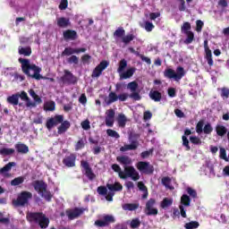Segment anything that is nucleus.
Segmentation results:
<instances>
[{
  "label": "nucleus",
  "instance_id": "nucleus-41",
  "mask_svg": "<svg viewBox=\"0 0 229 229\" xmlns=\"http://www.w3.org/2000/svg\"><path fill=\"white\" fill-rule=\"evenodd\" d=\"M67 64H70V65H78L80 64V58L76 55H71L70 57L66 58Z\"/></svg>",
  "mask_w": 229,
  "mask_h": 229
},
{
  "label": "nucleus",
  "instance_id": "nucleus-11",
  "mask_svg": "<svg viewBox=\"0 0 229 229\" xmlns=\"http://www.w3.org/2000/svg\"><path fill=\"white\" fill-rule=\"evenodd\" d=\"M127 89L131 90V94H128V98L131 99H134V101H140V94L137 92V89H139V83L137 81H131L127 84Z\"/></svg>",
  "mask_w": 229,
  "mask_h": 229
},
{
  "label": "nucleus",
  "instance_id": "nucleus-64",
  "mask_svg": "<svg viewBox=\"0 0 229 229\" xmlns=\"http://www.w3.org/2000/svg\"><path fill=\"white\" fill-rule=\"evenodd\" d=\"M220 158L225 162H228V157H226V149L223 148H220Z\"/></svg>",
  "mask_w": 229,
  "mask_h": 229
},
{
  "label": "nucleus",
  "instance_id": "nucleus-4",
  "mask_svg": "<svg viewBox=\"0 0 229 229\" xmlns=\"http://www.w3.org/2000/svg\"><path fill=\"white\" fill-rule=\"evenodd\" d=\"M139 139H140V134L131 131L128 138L131 144H125L124 146L121 147L120 151L123 153L125 151H135V149L139 148Z\"/></svg>",
  "mask_w": 229,
  "mask_h": 229
},
{
  "label": "nucleus",
  "instance_id": "nucleus-24",
  "mask_svg": "<svg viewBox=\"0 0 229 229\" xmlns=\"http://www.w3.org/2000/svg\"><path fill=\"white\" fill-rule=\"evenodd\" d=\"M15 149L17 153H21V155H28V153H30V147L24 143H17L15 145Z\"/></svg>",
  "mask_w": 229,
  "mask_h": 229
},
{
  "label": "nucleus",
  "instance_id": "nucleus-19",
  "mask_svg": "<svg viewBox=\"0 0 229 229\" xmlns=\"http://www.w3.org/2000/svg\"><path fill=\"white\" fill-rule=\"evenodd\" d=\"M15 165H17L15 162L7 163L4 167L0 168V174H2L4 178H12L10 171H12V167H15Z\"/></svg>",
  "mask_w": 229,
  "mask_h": 229
},
{
  "label": "nucleus",
  "instance_id": "nucleus-17",
  "mask_svg": "<svg viewBox=\"0 0 229 229\" xmlns=\"http://www.w3.org/2000/svg\"><path fill=\"white\" fill-rule=\"evenodd\" d=\"M83 212H85V208H74L73 209H67L66 216H67L68 219L72 221V219H76V218L80 217V216L83 215Z\"/></svg>",
  "mask_w": 229,
  "mask_h": 229
},
{
  "label": "nucleus",
  "instance_id": "nucleus-18",
  "mask_svg": "<svg viewBox=\"0 0 229 229\" xmlns=\"http://www.w3.org/2000/svg\"><path fill=\"white\" fill-rule=\"evenodd\" d=\"M87 48H72V47H65L62 52L61 56H72L73 55H80V53H85Z\"/></svg>",
  "mask_w": 229,
  "mask_h": 229
},
{
  "label": "nucleus",
  "instance_id": "nucleus-36",
  "mask_svg": "<svg viewBox=\"0 0 229 229\" xmlns=\"http://www.w3.org/2000/svg\"><path fill=\"white\" fill-rule=\"evenodd\" d=\"M135 73V68H130L125 72L120 75L121 80H128V78H131Z\"/></svg>",
  "mask_w": 229,
  "mask_h": 229
},
{
  "label": "nucleus",
  "instance_id": "nucleus-23",
  "mask_svg": "<svg viewBox=\"0 0 229 229\" xmlns=\"http://www.w3.org/2000/svg\"><path fill=\"white\" fill-rule=\"evenodd\" d=\"M64 40H76L78 38V32L72 30H67L63 32Z\"/></svg>",
  "mask_w": 229,
  "mask_h": 229
},
{
  "label": "nucleus",
  "instance_id": "nucleus-45",
  "mask_svg": "<svg viewBox=\"0 0 229 229\" xmlns=\"http://www.w3.org/2000/svg\"><path fill=\"white\" fill-rule=\"evenodd\" d=\"M199 227V222L198 221H191L190 223H186L184 225V228L186 229H196Z\"/></svg>",
  "mask_w": 229,
  "mask_h": 229
},
{
  "label": "nucleus",
  "instance_id": "nucleus-29",
  "mask_svg": "<svg viewBox=\"0 0 229 229\" xmlns=\"http://www.w3.org/2000/svg\"><path fill=\"white\" fill-rule=\"evenodd\" d=\"M116 160L122 165H125V167H128V165H131V158H130V157H128V156L117 157Z\"/></svg>",
  "mask_w": 229,
  "mask_h": 229
},
{
  "label": "nucleus",
  "instance_id": "nucleus-13",
  "mask_svg": "<svg viewBox=\"0 0 229 229\" xmlns=\"http://www.w3.org/2000/svg\"><path fill=\"white\" fill-rule=\"evenodd\" d=\"M62 123H64V115L55 114L54 117L47 120L46 127L50 131L53 130L54 126H58V124H62Z\"/></svg>",
  "mask_w": 229,
  "mask_h": 229
},
{
  "label": "nucleus",
  "instance_id": "nucleus-38",
  "mask_svg": "<svg viewBox=\"0 0 229 229\" xmlns=\"http://www.w3.org/2000/svg\"><path fill=\"white\" fill-rule=\"evenodd\" d=\"M124 35H126V30H124V28H123V27H119L114 32V38H124Z\"/></svg>",
  "mask_w": 229,
  "mask_h": 229
},
{
  "label": "nucleus",
  "instance_id": "nucleus-35",
  "mask_svg": "<svg viewBox=\"0 0 229 229\" xmlns=\"http://www.w3.org/2000/svg\"><path fill=\"white\" fill-rule=\"evenodd\" d=\"M85 144H87V139L80 138L79 140L75 143V151L83 149V148H85Z\"/></svg>",
  "mask_w": 229,
  "mask_h": 229
},
{
  "label": "nucleus",
  "instance_id": "nucleus-43",
  "mask_svg": "<svg viewBox=\"0 0 229 229\" xmlns=\"http://www.w3.org/2000/svg\"><path fill=\"white\" fill-rule=\"evenodd\" d=\"M173 205V199L165 198L161 201V208H168V207H171Z\"/></svg>",
  "mask_w": 229,
  "mask_h": 229
},
{
  "label": "nucleus",
  "instance_id": "nucleus-21",
  "mask_svg": "<svg viewBox=\"0 0 229 229\" xmlns=\"http://www.w3.org/2000/svg\"><path fill=\"white\" fill-rule=\"evenodd\" d=\"M204 49H205V59L208 62V65H209V67H212V65H214V59H212V50H210V48L208 47V41L205 40L204 41Z\"/></svg>",
  "mask_w": 229,
  "mask_h": 229
},
{
  "label": "nucleus",
  "instance_id": "nucleus-15",
  "mask_svg": "<svg viewBox=\"0 0 229 229\" xmlns=\"http://www.w3.org/2000/svg\"><path fill=\"white\" fill-rule=\"evenodd\" d=\"M111 223H115V217L112 215H105L103 216V220H96L95 225L99 228H103L105 226H108Z\"/></svg>",
  "mask_w": 229,
  "mask_h": 229
},
{
  "label": "nucleus",
  "instance_id": "nucleus-9",
  "mask_svg": "<svg viewBox=\"0 0 229 229\" xmlns=\"http://www.w3.org/2000/svg\"><path fill=\"white\" fill-rule=\"evenodd\" d=\"M81 167L82 168V173H84L85 176L88 177V180H89V182H93V180H96V174H94V171H92V167H90V165L87 161H81Z\"/></svg>",
  "mask_w": 229,
  "mask_h": 229
},
{
  "label": "nucleus",
  "instance_id": "nucleus-58",
  "mask_svg": "<svg viewBox=\"0 0 229 229\" xmlns=\"http://www.w3.org/2000/svg\"><path fill=\"white\" fill-rule=\"evenodd\" d=\"M155 151L154 148H150L147 151H143L140 154L141 158H149V155H153V152Z\"/></svg>",
  "mask_w": 229,
  "mask_h": 229
},
{
  "label": "nucleus",
  "instance_id": "nucleus-8",
  "mask_svg": "<svg viewBox=\"0 0 229 229\" xmlns=\"http://www.w3.org/2000/svg\"><path fill=\"white\" fill-rule=\"evenodd\" d=\"M136 167L143 174H153L155 173V167L149 162L140 161L136 164Z\"/></svg>",
  "mask_w": 229,
  "mask_h": 229
},
{
  "label": "nucleus",
  "instance_id": "nucleus-49",
  "mask_svg": "<svg viewBox=\"0 0 229 229\" xmlns=\"http://www.w3.org/2000/svg\"><path fill=\"white\" fill-rule=\"evenodd\" d=\"M128 67V62L126 59H122L119 63L118 72H123Z\"/></svg>",
  "mask_w": 229,
  "mask_h": 229
},
{
  "label": "nucleus",
  "instance_id": "nucleus-59",
  "mask_svg": "<svg viewBox=\"0 0 229 229\" xmlns=\"http://www.w3.org/2000/svg\"><path fill=\"white\" fill-rule=\"evenodd\" d=\"M140 226V220L139 218H134L131 221V228L135 229Z\"/></svg>",
  "mask_w": 229,
  "mask_h": 229
},
{
  "label": "nucleus",
  "instance_id": "nucleus-25",
  "mask_svg": "<svg viewBox=\"0 0 229 229\" xmlns=\"http://www.w3.org/2000/svg\"><path fill=\"white\" fill-rule=\"evenodd\" d=\"M69 128H71V122L63 120V123H61V125L57 128L58 135H63V133H65Z\"/></svg>",
  "mask_w": 229,
  "mask_h": 229
},
{
  "label": "nucleus",
  "instance_id": "nucleus-1",
  "mask_svg": "<svg viewBox=\"0 0 229 229\" xmlns=\"http://www.w3.org/2000/svg\"><path fill=\"white\" fill-rule=\"evenodd\" d=\"M18 62L21 64V71L23 74L28 76V78H32V80H46V77L42 76V68L35 64H31L30 59L19 58Z\"/></svg>",
  "mask_w": 229,
  "mask_h": 229
},
{
  "label": "nucleus",
  "instance_id": "nucleus-30",
  "mask_svg": "<svg viewBox=\"0 0 229 229\" xmlns=\"http://www.w3.org/2000/svg\"><path fill=\"white\" fill-rule=\"evenodd\" d=\"M106 187L111 192H118L123 191V184L119 182H115L114 184L107 183Z\"/></svg>",
  "mask_w": 229,
  "mask_h": 229
},
{
  "label": "nucleus",
  "instance_id": "nucleus-22",
  "mask_svg": "<svg viewBox=\"0 0 229 229\" xmlns=\"http://www.w3.org/2000/svg\"><path fill=\"white\" fill-rule=\"evenodd\" d=\"M18 96L22 101H26V106L28 108H35V106H37L35 102H31V99H30V97H28V93H26V91H21V94L18 93Z\"/></svg>",
  "mask_w": 229,
  "mask_h": 229
},
{
  "label": "nucleus",
  "instance_id": "nucleus-3",
  "mask_svg": "<svg viewBox=\"0 0 229 229\" xmlns=\"http://www.w3.org/2000/svg\"><path fill=\"white\" fill-rule=\"evenodd\" d=\"M32 187H34V191L40 194L41 198H44L46 201H51L53 199V195L51 191H47V183H46L42 180H37L32 182Z\"/></svg>",
  "mask_w": 229,
  "mask_h": 229
},
{
  "label": "nucleus",
  "instance_id": "nucleus-53",
  "mask_svg": "<svg viewBox=\"0 0 229 229\" xmlns=\"http://www.w3.org/2000/svg\"><path fill=\"white\" fill-rule=\"evenodd\" d=\"M106 134L108 135V137H113L114 139H119L121 137V135H119L117 131L112 129H107Z\"/></svg>",
  "mask_w": 229,
  "mask_h": 229
},
{
  "label": "nucleus",
  "instance_id": "nucleus-61",
  "mask_svg": "<svg viewBox=\"0 0 229 229\" xmlns=\"http://www.w3.org/2000/svg\"><path fill=\"white\" fill-rule=\"evenodd\" d=\"M55 102L51 101V102H47L46 104V110H47L48 112H53L55 111Z\"/></svg>",
  "mask_w": 229,
  "mask_h": 229
},
{
  "label": "nucleus",
  "instance_id": "nucleus-10",
  "mask_svg": "<svg viewBox=\"0 0 229 229\" xmlns=\"http://www.w3.org/2000/svg\"><path fill=\"white\" fill-rule=\"evenodd\" d=\"M122 176H125V180L126 178H131L133 182L140 180V175L139 174V172H137V170H135V167L133 166H124V172H123Z\"/></svg>",
  "mask_w": 229,
  "mask_h": 229
},
{
  "label": "nucleus",
  "instance_id": "nucleus-14",
  "mask_svg": "<svg viewBox=\"0 0 229 229\" xmlns=\"http://www.w3.org/2000/svg\"><path fill=\"white\" fill-rule=\"evenodd\" d=\"M156 203H157V200L155 199H149L147 201L146 208H145L146 216H157L158 215V209L153 208V207H155Z\"/></svg>",
  "mask_w": 229,
  "mask_h": 229
},
{
  "label": "nucleus",
  "instance_id": "nucleus-48",
  "mask_svg": "<svg viewBox=\"0 0 229 229\" xmlns=\"http://www.w3.org/2000/svg\"><path fill=\"white\" fill-rule=\"evenodd\" d=\"M185 35L187 36V38L184 40V43L185 44H192V42L194 40V32L193 31L186 32Z\"/></svg>",
  "mask_w": 229,
  "mask_h": 229
},
{
  "label": "nucleus",
  "instance_id": "nucleus-12",
  "mask_svg": "<svg viewBox=\"0 0 229 229\" xmlns=\"http://www.w3.org/2000/svg\"><path fill=\"white\" fill-rule=\"evenodd\" d=\"M128 93H122L117 95L116 92L111 91L108 95L106 105H112V103H115L118 99L122 102H124L128 99Z\"/></svg>",
  "mask_w": 229,
  "mask_h": 229
},
{
  "label": "nucleus",
  "instance_id": "nucleus-6",
  "mask_svg": "<svg viewBox=\"0 0 229 229\" xmlns=\"http://www.w3.org/2000/svg\"><path fill=\"white\" fill-rule=\"evenodd\" d=\"M33 198V193L28 191H21L15 200H13L14 207H26L30 204V199Z\"/></svg>",
  "mask_w": 229,
  "mask_h": 229
},
{
  "label": "nucleus",
  "instance_id": "nucleus-32",
  "mask_svg": "<svg viewBox=\"0 0 229 229\" xmlns=\"http://www.w3.org/2000/svg\"><path fill=\"white\" fill-rule=\"evenodd\" d=\"M138 188L143 192L141 196L142 199H148V196L149 195V193L148 192V187H146V184H144V182H139Z\"/></svg>",
  "mask_w": 229,
  "mask_h": 229
},
{
  "label": "nucleus",
  "instance_id": "nucleus-60",
  "mask_svg": "<svg viewBox=\"0 0 229 229\" xmlns=\"http://www.w3.org/2000/svg\"><path fill=\"white\" fill-rule=\"evenodd\" d=\"M203 26H205V23H203V21L201 20L196 21V31H198V33L201 32V30H203Z\"/></svg>",
  "mask_w": 229,
  "mask_h": 229
},
{
  "label": "nucleus",
  "instance_id": "nucleus-31",
  "mask_svg": "<svg viewBox=\"0 0 229 229\" xmlns=\"http://www.w3.org/2000/svg\"><path fill=\"white\" fill-rule=\"evenodd\" d=\"M57 26L59 28H67L71 26V21L68 18L61 17L57 20Z\"/></svg>",
  "mask_w": 229,
  "mask_h": 229
},
{
  "label": "nucleus",
  "instance_id": "nucleus-62",
  "mask_svg": "<svg viewBox=\"0 0 229 229\" xmlns=\"http://www.w3.org/2000/svg\"><path fill=\"white\" fill-rule=\"evenodd\" d=\"M146 31H153V30L155 29V25H153V23H151V21H145V26H144Z\"/></svg>",
  "mask_w": 229,
  "mask_h": 229
},
{
  "label": "nucleus",
  "instance_id": "nucleus-51",
  "mask_svg": "<svg viewBox=\"0 0 229 229\" xmlns=\"http://www.w3.org/2000/svg\"><path fill=\"white\" fill-rule=\"evenodd\" d=\"M134 38H135V35L129 34L127 36H123V38H122V42H123V44L127 46V44L131 42V40H133Z\"/></svg>",
  "mask_w": 229,
  "mask_h": 229
},
{
  "label": "nucleus",
  "instance_id": "nucleus-26",
  "mask_svg": "<svg viewBox=\"0 0 229 229\" xmlns=\"http://www.w3.org/2000/svg\"><path fill=\"white\" fill-rule=\"evenodd\" d=\"M215 131L218 137H225L228 133V129L223 124H216Z\"/></svg>",
  "mask_w": 229,
  "mask_h": 229
},
{
  "label": "nucleus",
  "instance_id": "nucleus-16",
  "mask_svg": "<svg viewBox=\"0 0 229 229\" xmlns=\"http://www.w3.org/2000/svg\"><path fill=\"white\" fill-rule=\"evenodd\" d=\"M108 61H101L98 65L95 67L92 72L91 78H99L106 67H108Z\"/></svg>",
  "mask_w": 229,
  "mask_h": 229
},
{
  "label": "nucleus",
  "instance_id": "nucleus-34",
  "mask_svg": "<svg viewBox=\"0 0 229 229\" xmlns=\"http://www.w3.org/2000/svg\"><path fill=\"white\" fill-rule=\"evenodd\" d=\"M19 55H23V56H30L31 55V47H19L18 48Z\"/></svg>",
  "mask_w": 229,
  "mask_h": 229
},
{
  "label": "nucleus",
  "instance_id": "nucleus-46",
  "mask_svg": "<svg viewBox=\"0 0 229 229\" xmlns=\"http://www.w3.org/2000/svg\"><path fill=\"white\" fill-rule=\"evenodd\" d=\"M123 210H130L132 212V210H137L139 208V204L134 203H127L123 207Z\"/></svg>",
  "mask_w": 229,
  "mask_h": 229
},
{
  "label": "nucleus",
  "instance_id": "nucleus-33",
  "mask_svg": "<svg viewBox=\"0 0 229 229\" xmlns=\"http://www.w3.org/2000/svg\"><path fill=\"white\" fill-rule=\"evenodd\" d=\"M24 180H26V177L18 176L11 181V185L12 187H17L18 185H22V183H24Z\"/></svg>",
  "mask_w": 229,
  "mask_h": 229
},
{
  "label": "nucleus",
  "instance_id": "nucleus-57",
  "mask_svg": "<svg viewBox=\"0 0 229 229\" xmlns=\"http://www.w3.org/2000/svg\"><path fill=\"white\" fill-rule=\"evenodd\" d=\"M97 192H98V194H100V196H106V194H108V190L105 186H99L97 189Z\"/></svg>",
  "mask_w": 229,
  "mask_h": 229
},
{
  "label": "nucleus",
  "instance_id": "nucleus-27",
  "mask_svg": "<svg viewBox=\"0 0 229 229\" xmlns=\"http://www.w3.org/2000/svg\"><path fill=\"white\" fill-rule=\"evenodd\" d=\"M148 96H149L150 99H152V101H155L156 103L162 101V93H160V91H158V90L151 89L149 91Z\"/></svg>",
  "mask_w": 229,
  "mask_h": 229
},
{
  "label": "nucleus",
  "instance_id": "nucleus-55",
  "mask_svg": "<svg viewBox=\"0 0 229 229\" xmlns=\"http://www.w3.org/2000/svg\"><path fill=\"white\" fill-rule=\"evenodd\" d=\"M182 146L185 148L186 151H191V145H189V139L186 136H182Z\"/></svg>",
  "mask_w": 229,
  "mask_h": 229
},
{
  "label": "nucleus",
  "instance_id": "nucleus-7",
  "mask_svg": "<svg viewBox=\"0 0 229 229\" xmlns=\"http://www.w3.org/2000/svg\"><path fill=\"white\" fill-rule=\"evenodd\" d=\"M64 74L60 78V81L64 85H76L78 83V78L71 71L64 70Z\"/></svg>",
  "mask_w": 229,
  "mask_h": 229
},
{
  "label": "nucleus",
  "instance_id": "nucleus-37",
  "mask_svg": "<svg viewBox=\"0 0 229 229\" xmlns=\"http://www.w3.org/2000/svg\"><path fill=\"white\" fill-rule=\"evenodd\" d=\"M15 153V149L2 148H0V155L2 157H10V155H13Z\"/></svg>",
  "mask_w": 229,
  "mask_h": 229
},
{
  "label": "nucleus",
  "instance_id": "nucleus-40",
  "mask_svg": "<svg viewBox=\"0 0 229 229\" xmlns=\"http://www.w3.org/2000/svg\"><path fill=\"white\" fill-rule=\"evenodd\" d=\"M181 204L184 207H191V197H189L187 194H183L181 197Z\"/></svg>",
  "mask_w": 229,
  "mask_h": 229
},
{
  "label": "nucleus",
  "instance_id": "nucleus-52",
  "mask_svg": "<svg viewBox=\"0 0 229 229\" xmlns=\"http://www.w3.org/2000/svg\"><path fill=\"white\" fill-rule=\"evenodd\" d=\"M220 90H221V93H220L221 98L224 99H228L229 89L226 87H223L222 89H220Z\"/></svg>",
  "mask_w": 229,
  "mask_h": 229
},
{
  "label": "nucleus",
  "instance_id": "nucleus-5",
  "mask_svg": "<svg viewBox=\"0 0 229 229\" xmlns=\"http://www.w3.org/2000/svg\"><path fill=\"white\" fill-rule=\"evenodd\" d=\"M165 78L168 80H174L175 81H180L183 76H185V69L182 66L176 68V72L171 68H167L164 72Z\"/></svg>",
  "mask_w": 229,
  "mask_h": 229
},
{
  "label": "nucleus",
  "instance_id": "nucleus-63",
  "mask_svg": "<svg viewBox=\"0 0 229 229\" xmlns=\"http://www.w3.org/2000/svg\"><path fill=\"white\" fill-rule=\"evenodd\" d=\"M81 126L83 130L89 131L90 130V122L89 120H85L81 122Z\"/></svg>",
  "mask_w": 229,
  "mask_h": 229
},
{
  "label": "nucleus",
  "instance_id": "nucleus-50",
  "mask_svg": "<svg viewBox=\"0 0 229 229\" xmlns=\"http://www.w3.org/2000/svg\"><path fill=\"white\" fill-rule=\"evenodd\" d=\"M203 126H205V122L203 120L199 121L196 125V132L199 135H200V133H203Z\"/></svg>",
  "mask_w": 229,
  "mask_h": 229
},
{
  "label": "nucleus",
  "instance_id": "nucleus-54",
  "mask_svg": "<svg viewBox=\"0 0 229 229\" xmlns=\"http://www.w3.org/2000/svg\"><path fill=\"white\" fill-rule=\"evenodd\" d=\"M190 142H191V144H195L196 146H199L201 145V139H199L198 136H191Z\"/></svg>",
  "mask_w": 229,
  "mask_h": 229
},
{
  "label": "nucleus",
  "instance_id": "nucleus-42",
  "mask_svg": "<svg viewBox=\"0 0 229 229\" xmlns=\"http://www.w3.org/2000/svg\"><path fill=\"white\" fill-rule=\"evenodd\" d=\"M191 29L192 26H191V22L185 21L182 23V26L181 27V31L185 34L191 32Z\"/></svg>",
  "mask_w": 229,
  "mask_h": 229
},
{
  "label": "nucleus",
  "instance_id": "nucleus-2",
  "mask_svg": "<svg viewBox=\"0 0 229 229\" xmlns=\"http://www.w3.org/2000/svg\"><path fill=\"white\" fill-rule=\"evenodd\" d=\"M27 221L38 225L41 229H46L49 226V218L42 212L27 213Z\"/></svg>",
  "mask_w": 229,
  "mask_h": 229
},
{
  "label": "nucleus",
  "instance_id": "nucleus-28",
  "mask_svg": "<svg viewBox=\"0 0 229 229\" xmlns=\"http://www.w3.org/2000/svg\"><path fill=\"white\" fill-rule=\"evenodd\" d=\"M7 103H9V105H13V106H17V105L21 106V104L19 103V93L9 96L7 98Z\"/></svg>",
  "mask_w": 229,
  "mask_h": 229
},
{
  "label": "nucleus",
  "instance_id": "nucleus-20",
  "mask_svg": "<svg viewBox=\"0 0 229 229\" xmlns=\"http://www.w3.org/2000/svg\"><path fill=\"white\" fill-rule=\"evenodd\" d=\"M63 164L66 167H76V154L72 153L68 156H65L63 159Z\"/></svg>",
  "mask_w": 229,
  "mask_h": 229
},
{
  "label": "nucleus",
  "instance_id": "nucleus-44",
  "mask_svg": "<svg viewBox=\"0 0 229 229\" xmlns=\"http://www.w3.org/2000/svg\"><path fill=\"white\" fill-rule=\"evenodd\" d=\"M126 115H124V114H120L118 115V124L121 128H124V126H126Z\"/></svg>",
  "mask_w": 229,
  "mask_h": 229
},
{
  "label": "nucleus",
  "instance_id": "nucleus-39",
  "mask_svg": "<svg viewBox=\"0 0 229 229\" xmlns=\"http://www.w3.org/2000/svg\"><path fill=\"white\" fill-rule=\"evenodd\" d=\"M111 167L114 173H118V176L121 178V180H126V176L123 175V171L121 170V166L119 165L113 164Z\"/></svg>",
  "mask_w": 229,
  "mask_h": 229
},
{
  "label": "nucleus",
  "instance_id": "nucleus-56",
  "mask_svg": "<svg viewBox=\"0 0 229 229\" xmlns=\"http://www.w3.org/2000/svg\"><path fill=\"white\" fill-rule=\"evenodd\" d=\"M186 192L189 194V196H191L193 199L198 198V192L196 191V190H194V189H192L191 187H188L186 189Z\"/></svg>",
  "mask_w": 229,
  "mask_h": 229
},
{
  "label": "nucleus",
  "instance_id": "nucleus-47",
  "mask_svg": "<svg viewBox=\"0 0 229 229\" xmlns=\"http://www.w3.org/2000/svg\"><path fill=\"white\" fill-rule=\"evenodd\" d=\"M205 135H210L212 131H214V128L212 127V124L210 123H208L204 125L203 131Z\"/></svg>",
  "mask_w": 229,
  "mask_h": 229
}]
</instances>
